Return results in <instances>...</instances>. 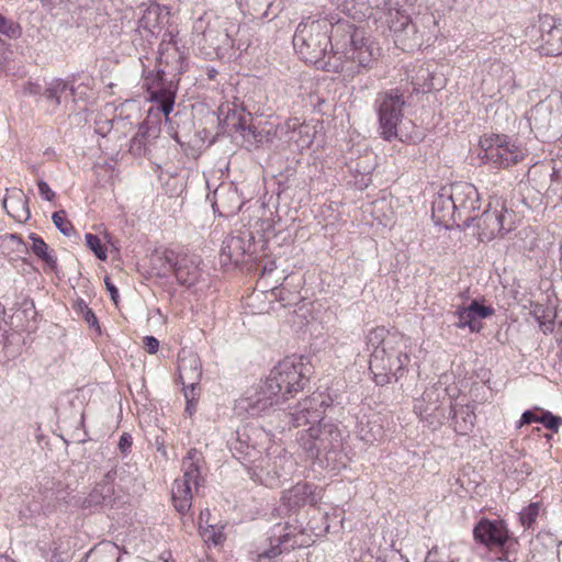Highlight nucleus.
<instances>
[{"label":"nucleus","instance_id":"obj_7","mask_svg":"<svg viewBox=\"0 0 562 562\" xmlns=\"http://www.w3.org/2000/svg\"><path fill=\"white\" fill-rule=\"evenodd\" d=\"M477 238L490 241L515 229L516 213L507 206L505 199L493 196L484 212L476 215Z\"/></svg>","mask_w":562,"mask_h":562},{"label":"nucleus","instance_id":"obj_23","mask_svg":"<svg viewBox=\"0 0 562 562\" xmlns=\"http://www.w3.org/2000/svg\"><path fill=\"white\" fill-rule=\"evenodd\" d=\"M213 207L221 216L231 217L239 212L243 205L241 198L234 188H221L214 192Z\"/></svg>","mask_w":562,"mask_h":562},{"label":"nucleus","instance_id":"obj_5","mask_svg":"<svg viewBox=\"0 0 562 562\" xmlns=\"http://www.w3.org/2000/svg\"><path fill=\"white\" fill-rule=\"evenodd\" d=\"M405 89L396 87L380 91L374 99V110L378 115L379 132L384 140H407L409 135L403 131L404 106L407 103Z\"/></svg>","mask_w":562,"mask_h":562},{"label":"nucleus","instance_id":"obj_4","mask_svg":"<svg viewBox=\"0 0 562 562\" xmlns=\"http://www.w3.org/2000/svg\"><path fill=\"white\" fill-rule=\"evenodd\" d=\"M366 344L371 352L369 370L373 381L382 386L396 382L411 362V338L384 327H375L367 334Z\"/></svg>","mask_w":562,"mask_h":562},{"label":"nucleus","instance_id":"obj_19","mask_svg":"<svg viewBox=\"0 0 562 562\" xmlns=\"http://www.w3.org/2000/svg\"><path fill=\"white\" fill-rule=\"evenodd\" d=\"M250 239L249 235L238 234L227 236L223 240L220 251L222 265L240 263L251 247Z\"/></svg>","mask_w":562,"mask_h":562},{"label":"nucleus","instance_id":"obj_39","mask_svg":"<svg viewBox=\"0 0 562 562\" xmlns=\"http://www.w3.org/2000/svg\"><path fill=\"white\" fill-rule=\"evenodd\" d=\"M22 33L20 25L0 14V34L9 38H18Z\"/></svg>","mask_w":562,"mask_h":562},{"label":"nucleus","instance_id":"obj_54","mask_svg":"<svg viewBox=\"0 0 562 562\" xmlns=\"http://www.w3.org/2000/svg\"><path fill=\"white\" fill-rule=\"evenodd\" d=\"M75 310L77 313L82 315L83 313H86V311H89L90 308L88 307L87 303L83 300H78L75 304Z\"/></svg>","mask_w":562,"mask_h":562},{"label":"nucleus","instance_id":"obj_36","mask_svg":"<svg viewBox=\"0 0 562 562\" xmlns=\"http://www.w3.org/2000/svg\"><path fill=\"white\" fill-rule=\"evenodd\" d=\"M281 530H283V528L280 525L274 527L273 535L271 536V541L274 539L278 543L277 546H272L271 549L265 553L267 558H274L281 554L283 551L281 546H285L286 542L289 541L290 533H281ZM284 549H288V547H284Z\"/></svg>","mask_w":562,"mask_h":562},{"label":"nucleus","instance_id":"obj_12","mask_svg":"<svg viewBox=\"0 0 562 562\" xmlns=\"http://www.w3.org/2000/svg\"><path fill=\"white\" fill-rule=\"evenodd\" d=\"M79 506L89 513H100L122 506L123 497L109 481L97 483L94 487L78 502Z\"/></svg>","mask_w":562,"mask_h":562},{"label":"nucleus","instance_id":"obj_29","mask_svg":"<svg viewBox=\"0 0 562 562\" xmlns=\"http://www.w3.org/2000/svg\"><path fill=\"white\" fill-rule=\"evenodd\" d=\"M202 38L214 50H226L236 46L227 30H215L207 26L202 33Z\"/></svg>","mask_w":562,"mask_h":562},{"label":"nucleus","instance_id":"obj_2","mask_svg":"<svg viewBox=\"0 0 562 562\" xmlns=\"http://www.w3.org/2000/svg\"><path fill=\"white\" fill-rule=\"evenodd\" d=\"M312 364L303 357H286L280 361L254 394L241 400L250 416H260L302 391L310 380Z\"/></svg>","mask_w":562,"mask_h":562},{"label":"nucleus","instance_id":"obj_59","mask_svg":"<svg viewBox=\"0 0 562 562\" xmlns=\"http://www.w3.org/2000/svg\"><path fill=\"white\" fill-rule=\"evenodd\" d=\"M10 238H11V239H13V240H15L18 244H22V245H24V243H23L22 238H21V237H19L18 235H15V234H11V235H10Z\"/></svg>","mask_w":562,"mask_h":562},{"label":"nucleus","instance_id":"obj_8","mask_svg":"<svg viewBox=\"0 0 562 562\" xmlns=\"http://www.w3.org/2000/svg\"><path fill=\"white\" fill-rule=\"evenodd\" d=\"M236 434L237 438L232 447L234 457L246 467L258 468L256 462L261 461L262 453L267 449L268 434L263 428L255 425H246L237 429Z\"/></svg>","mask_w":562,"mask_h":562},{"label":"nucleus","instance_id":"obj_6","mask_svg":"<svg viewBox=\"0 0 562 562\" xmlns=\"http://www.w3.org/2000/svg\"><path fill=\"white\" fill-rule=\"evenodd\" d=\"M204 458L201 451L190 449L182 460V477L176 479L172 484L171 498L176 510L180 515L189 513L192 506L193 494L199 493L204 479L201 474Z\"/></svg>","mask_w":562,"mask_h":562},{"label":"nucleus","instance_id":"obj_15","mask_svg":"<svg viewBox=\"0 0 562 562\" xmlns=\"http://www.w3.org/2000/svg\"><path fill=\"white\" fill-rule=\"evenodd\" d=\"M473 538L486 548H503L509 539V531L503 520L482 518L473 528Z\"/></svg>","mask_w":562,"mask_h":562},{"label":"nucleus","instance_id":"obj_53","mask_svg":"<svg viewBox=\"0 0 562 562\" xmlns=\"http://www.w3.org/2000/svg\"><path fill=\"white\" fill-rule=\"evenodd\" d=\"M273 294L279 301L284 302L283 305L290 304V301L286 297V295L290 294V292L285 291L284 288L274 289Z\"/></svg>","mask_w":562,"mask_h":562},{"label":"nucleus","instance_id":"obj_57","mask_svg":"<svg viewBox=\"0 0 562 562\" xmlns=\"http://www.w3.org/2000/svg\"><path fill=\"white\" fill-rule=\"evenodd\" d=\"M543 326H544V329H543V331H544V333H548V331H549V333H551V331H553L554 324H553V322H552V321H550L549 323H543Z\"/></svg>","mask_w":562,"mask_h":562},{"label":"nucleus","instance_id":"obj_10","mask_svg":"<svg viewBox=\"0 0 562 562\" xmlns=\"http://www.w3.org/2000/svg\"><path fill=\"white\" fill-rule=\"evenodd\" d=\"M528 121L541 137L558 138L562 134V105L541 101L530 109Z\"/></svg>","mask_w":562,"mask_h":562},{"label":"nucleus","instance_id":"obj_45","mask_svg":"<svg viewBox=\"0 0 562 562\" xmlns=\"http://www.w3.org/2000/svg\"><path fill=\"white\" fill-rule=\"evenodd\" d=\"M40 195L46 201H53L55 192L49 188L48 183L44 180L37 182Z\"/></svg>","mask_w":562,"mask_h":562},{"label":"nucleus","instance_id":"obj_51","mask_svg":"<svg viewBox=\"0 0 562 562\" xmlns=\"http://www.w3.org/2000/svg\"><path fill=\"white\" fill-rule=\"evenodd\" d=\"M439 551L437 547L431 548L425 559V562H453L452 560L447 559L446 561L439 559Z\"/></svg>","mask_w":562,"mask_h":562},{"label":"nucleus","instance_id":"obj_61","mask_svg":"<svg viewBox=\"0 0 562 562\" xmlns=\"http://www.w3.org/2000/svg\"><path fill=\"white\" fill-rule=\"evenodd\" d=\"M38 86L30 85V93H36Z\"/></svg>","mask_w":562,"mask_h":562},{"label":"nucleus","instance_id":"obj_33","mask_svg":"<svg viewBox=\"0 0 562 562\" xmlns=\"http://www.w3.org/2000/svg\"><path fill=\"white\" fill-rule=\"evenodd\" d=\"M180 256L181 255L176 254L172 249H165L161 252H156L153 256L151 261L154 265L155 262L159 263L160 270H162V272L166 273L175 269Z\"/></svg>","mask_w":562,"mask_h":562},{"label":"nucleus","instance_id":"obj_43","mask_svg":"<svg viewBox=\"0 0 562 562\" xmlns=\"http://www.w3.org/2000/svg\"><path fill=\"white\" fill-rule=\"evenodd\" d=\"M30 239L32 240L31 249L36 257L48 249V245L36 234H31Z\"/></svg>","mask_w":562,"mask_h":562},{"label":"nucleus","instance_id":"obj_16","mask_svg":"<svg viewBox=\"0 0 562 562\" xmlns=\"http://www.w3.org/2000/svg\"><path fill=\"white\" fill-rule=\"evenodd\" d=\"M494 308L484 305L477 300H473L469 305H460L454 312L458 322L454 324L458 328L468 327L471 333H479L482 329L481 319L493 316Z\"/></svg>","mask_w":562,"mask_h":562},{"label":"nucleus","instance_id":"obj_28","mask_svg":"<svg viewBox=\"0 0 562 562\" xmlns=\"http://www.w3.org/2000/svg\"><path fill=\"white\" fill-rule=\"evenodd\" d=\"M74 93V86L61 79H54L48 83L43 95L48 102H50L54 108H57L60 105L63 100L67 99L68 97H72Z\"/></svg>","mask_w":562,"mask_h":562},{"label":"nucleus","instance_id":"obj_27","mask_svg":"<svg viewBox=\"0 0 562 562\" xmlns=\"http://www.w3.org/2000/svg\"><path fill=\"white\" fill-rule=\"evenodd\" d=\"M446 390L441 386L432 385L427 387L422 395V398L416 400L414 404V412L417 413L420 418L431 416L438 408V402L440 400V393Z\"/></svg>","mask_w":562,"mask_h":562},{"label":"nucleus","instance_id":"obj_35","mask_svg":"<svg viewBox=\"0 0 562 562\" xmlns=\"http://www.w3.org/2000/svg\"><path fill=\"white\" fill-rule=\"evenodd\" d=\"M200 533L203 540L206 543H212L214 546H218L224 542L225 535L223 531V527H218L215 525H206L205 527L200 526Z\"/></svg>","mask_w":562,"mask_h":562},{"label":"nucleus","instance_id":"obj_21","mask_svg":"<svg viewBox=\"0 0 562 562\" xmlns=\"http://www.w3.org/2000/svg\"><path fill=\"white\" fill-rule=\"evenodd\" d=\"M159 132L160 130L156 125L142 123L137 133L131 139L130 153L136 157L149 156Z\"/></svg>","mask_w":562,"mask_h":562},{"label":"nucleus","instance_id":"obj_60","mask_svg":"<svg viewBox=\"0 0 562 562\" xmlns=\"http://www.w3.org/2000/svg\"><path fill=\"white\" fill-rule=\"evenodd\" d=\"M0 562H14L13 560H11L9 557L7 555H0Z\"/></svg>","mask_w":562,"mask_h":562},{"label":"nucleus","instance_id":"obj_40","mask_svg":"<svg viewBox=\"0 0 562 562\" xmlns=\"http://www.w3.org/2000/svg\"><path fill=\"white\" fill-rule=\"evenodd\" d=\"M540 512L539 503H531L525 507L520 513V522L524 527L530 528L536 521Z\"/></svg>","mask_w":562,"mask_h":562},{"label":"nucleus","instance_id":"obj_56","mask_svg":"<svg viewBox=\"0 0 562 562\" xmlns=\"http://www.w3.org/2000/svg\"><path fill=\"white\" fill-rule=\"evenodd\" d=\"M210 516H211V512H210L209 508H205V509L201 510L200 516H199L200 526H202L203 521L207 522Z\"/></svg>","mask_w":562,"mask_h":562},{"label":"nucleus","instance_id":"obj_3","mask_svg":"<svg viewBox=\"0 0 562 562\" xmlns=\"http://www.w3.org/2000/svg\"><path fill=\"white\" fill-rule=\"evenodd\" d=\"M319 397L310 396L299 402L294 411L289 413V417L294 427L316 423L297 432V443L307 458L314 460L324 456L329 460L331 453H336L342 448L344 436L337 425L323 419L324 401Z\"/></svg>","mask_w":562,"mask_h":562},{"label":"nucleus","instance_id":"obj_50","mask_svg":"<svg viewBox=\"0 0 562 562\" xmlns=\"http://www.w3.org/2000/svg\"><path fill=\"white\" fill-rule=\"evenodd\" d=\"M82 318L89 324V326L95 328L99 334L101 333L98 318L91 308L82 314Z\"/></svg>","mask_w":562,"mask_h":562},{"label":"nucleus","instance_id":"obj_46","mask_svg":"<svg viewBox=\"0 0 562 562\" xmlns=\"http://www.w3.org/2000/svg\"><path fill=\"white\" fill-rule=\"evenodd\" d=\"M37 258L44 261L50 270L55 271L57 269V258L49 249L42 252Z\"/></svg>","mask_w":562,"mask_h":562},{"label":"nucleus","instance_id":"obj_52","mask_svg":"<svg viewBox=\"0 0 562 562\" xmlns=\"http://www.w3.org/2000/svg\"><path fill=\"white\" fill-rule=\"evenodd\" d=\"M104 282L106 285V290L110 292L112 301L114 303H117L119 291H117L116 286L110 281V279L108 277L104 279Z\"/></svg>","mask_w":562,"mask_h":562},{"label":"nucleus","instance_id":"obj_49","mask_svg":"<svg viewBox=\"0 0 562 562\" xmlns=\"http://www.w3.org/2000/svg\"><path fill=\"white\" fill-rule=\"evenodd\" d=\"M246 4L251 8L256 13L260 11L261 8L268 9L270 7V0H245ZM267 14V10H265L263 15Z\"/></svg>","mask_w":562,"mask_h":562},{"label":"nucleus","instance_id":"obj_32","mask_svg":"<svg viewBox=\"0 0 562 562\" xmlns=\"http://www.w3.org/2000/svg\"><path fill=\"white\" fill-rule=\"evenodd\" d=\"M138 30L148 31L154 34L160 30V13L158 5H150L142 10V15L137 21Z\"/></svg>","mask_w":562,"mask_h":562},{"label":"nucleus","instance_id":"obj_25","mask_svg":"<svg viewBox=\"0 0 562 562\" xmlns=\"http://www.w3.org/2000/svg\"><path fill=\"white\" fill-rule=\"evenodd\" d=\"M452 424L454 431L459 435L470 434L475 425V414L472 406L451 405Z\"/></svg>","mask_w":562,"mask_h":562},{"label":"nucleus","instance_id":"obj_37","mask_svg":"<svg viewBox=\"0 0 562 562\" xmlns=\"http://www.w3.org/2000/svg\"><path fill=\"white\" fill-rule=\"evenodd\" d=\"M53 223L56 228L65 236L69 237L75 233L71 222L67 218L66 212L60 210L53 213Z\"/></svg>","mask_w":562,"mask_h":562},{"label":"nucleus","instance_id":"obj_44","mask_svg":"<svg viewBox=\"0 0 562 562\" xmlns=\"http://www.w3.org/2000/svg\"><path fill=\"white\" fill-rule=\"evenodd\" d=\"M133 445V438L128 432H123L119 440V449L123 454H127L131 451Z\"/></svg>","mask_w":562,"mask_h":562},{"label":"nucleus","instance_id":"obj_55","mask_svg":"<svg viewBox=\"0 0 562 562\" xmlns=\"http://www.w3.org/2000/svg\"><path fill=\"white\" fill-rule=\"evenodd\" d=\"M65 559L66 558L63 555V553L59 552L57 548H54L52 554V562H63Z\"/></svg>","mask_w":562,"mask_h":562},{"label":"nucleus","instance_id":"obj_31","mask_svg":"<svg viewBox=\"0 0 562 562\" xmlns=\"http://www.w3.org/2000/svg\"><path fill=\"white\" fill-rule=\"evenodd\" d=\"M290 506H302L305 504L314 505L316 503L313 496V486L310 484H296L293 486L286 496Z\"/></svg>","mask_w":562,"mask_h":562},{"label":"nucleus","instance_id":"obj_24","mask_svg":"<svg viewBox=\"0 0 562 562\" xmlns=\"http://www.w3.org/2000/svg\"><path fill=\"white\" fill-rule=\"evenodd\" d=\"M2 204L8 215L19 223H25L31 216L29 199L22 190H12L4 196Z\"/></svg>","mask_w":562,"mask_h":562},{"label":"nucleus","instance_id":"obj_41","mask_svg":"<svg viewBox=\"0 0 562 562\" xmlns=\"http://www.w3.org/2000/svg\"><path fill=\"white\" fill-rule=\"evenodd\" d=\"M541 424L549 430L557 432L562 425V418L549 411H541Z\"/></svg>","mask_w":562,"mask_h":562},{"label":"nucleus","instance_id":"obj_1","mask_svg":"<svg viewBox=\"0 0 562 562\" xmlns=\"http://www.w3.org/2000/svg\"><path fill=\"white\" fill-rule=\"evenodd\" d=\"M293 46L305 63L348 76L370 68L374 61L369 38L349 22L334 24L327 18L303 19L293 35Z\"/></svg>","mask_w":562,"mask_h":562},{"label":"nucleus","instance_id":"obj_18","mask_svg":"<svg viewBox=\"0 0 562 562\" xmlns=\"http://www.w3.org/2000/svg\"><path fill=\"white\" fill-rule=\"evenodd\" d=\"M164 75V71H157L150 82L149 78H146V85L149 93V100L156 102L159 105L160 111L168 116L173 110L176 92L172 90L171 86H165Z\"/></svg>","mask_w":562,"mask_h":562},{"label":"nucleus","instance_id":"obj_14","mask_svg":"<svg viewBox=\"0 0 562 562\" xmlns=\"http://www.w3.org/2000/svg\"><path fill=\"white\" fill-rule=\"evenodd\" d=\"M540 45L538 50L541 55L559 56L562 54V20H557L549 14L539 16Z\"/></svg>","mask_w":562,"mask_h":562},{"label":"nucleus","instance_id":"obj_42","mask_svg":"<svg viewBox=\"0 0 562 562\" xmlns=\"http://www.w3.org/2000/svg\"><path fill=\"white\" fill-rule=\"evenodd\" d=\"M541 408L535 407L533 409L524 412L517 427L520 428L521 426L529 425L531 423L541 424Z\"/></svg>","mask_w":562,"mask_h":562},{"label":"nucleus","instance_id":"obj_30","mask_svg":"<svg viewBox=\"0 0 562 562\" xmlns=\"http://www.w3.org/2000/svg\"><path fill=\"white\" fill-rule=\"evenodd\" d=\"M224 125L231 132L243 133L245 131L252 132L249 125L250 113L237 106L228 108L224 117Z\"/></svg>","mask_w":562,"mask_h":562},{"label":"nucleus","instance_id":"obj_62","mask_svg":"<svg viewBox=\"0 0 562 562\" xmlns=\"http://www.w3.org/2000/svg\"><path fill=\"white\" fill-rule=\"evenodd\" d=\"M159 61L162 63L164 61V53L160 52V58H159Z\"/></svg>","mask_w":562,"mask_h":562},{"label":"nucleus","instance_id":"obj_20","mask_svg":"<svg viewBox=\"0 0 562 562\" xmlns=\"http://www.w3.org/2000/svg\"><path fill=\"white\" fill-rule=\"evenodd\" d=\"M432 218L436 224L448 227L449 225L459 221V213L456 210L453 199L449 193L440 192L432 201L431 206Z\"/></svg>","mask_w":562,"mask_h":562},{"label":"nucleus","instance_id":"obj_38","mask_svg":"<svg viewBox=\"0 0 562 562\" xmlns=\"http://www.w3.org/2000/svg\"><path fill=\"white\" fill-rule=\"evenodd\" d=\"M85 239H86L87 247L91 251H93L95 257L102 261H105L108 258V254H106V249L104 248V246L101 243V239L97 235L91 234V233H87L85 235Z\"/></svg>","mask_w":562,"mask_h":562},{"label":"nucleus","instance_id":"obj_22","mask_svg":"<svg viewBox=\"0 0 562 562\" xmlns=\"http://www.w3.org/2000/svg\"><path fill=\"white\" fill-rule=\"evenodd\" d=\"M199 263L200 258L198 256L182 254L172 270L177 281L188 288L194 285L201 276Z\"/></svg>","mask_w":562,"mask_h":562},{"label":"nucleus","instance_id":"obj_63","mask_svg":"<svg viewBox=\"0 0 562 562\" xmlns=\"http://www.w3.org/2000/svg\"><path fill=\"white\" fill-rule=\"evenodd\" d=\"M362 438H363V439H366L367 441H371V439H370V438H367V437H364V436H363Z\"/></svg>","mask_w":562,"mask_h":562},{"label":"nucleus","instance_id":"obj_34","mask_svg":"<svg viewBox=\"0 0 562 562\" xmlns=\"http://www.w3.org/2000/svg\"><path fill=\"white\" fill-rule=\"evenodd\" d=\"M413 91H430L435 86L432 76L428 68L420 66L416 76L412 78Z\"/></svg>","mask_w":562,"mask_h":562},{"label":"nucleus","instance_id":"obj_26","mask_svg":"<svg viewBox=\"0 0 562 562\" xmlns=\"http://www.w3.org/2000/svg\"><path fill=\"white\" fill-rule=\"evenodd\" d=\"M286 132L291 135L289 139L294 142L299 148L310 147L314 139V131L308 124L301 123L297 117L289 119L285 122Z\"/></svg>","mask_w":562,"mask_h":562},{"label":"nucleus","instance_id":"obj_9","mask_svg":"<svg viewBox=\"0 0 562 562\" xmlns=\"http://www.w3.org/2000/svg\"><path fill=\"white\" fill-rule=\"evenodd\" d=\"M484 158L496 168H508L524 159V150L507 135H485L480 140Z\"/></svg>","mask_w":562,"mask_h":562},{"label":"nucleus","instance_id":"obj_47","mask_svg":"<svg viewBox=\"0 0 562 562\" xmlns=\"http://www.w3.org/2000/svg\"><path fill=\"white\" fill-rule=\"evenodd\" d=\"M37 258L44 261L50 270L55 271L57 269V258L49 249L42 252Z\"/></svg>","mask_w":562,"mask_h":562},{"label":"nucleus","instance_id":"obj_13","mask_svg":"<svg viewBox=\"0 0 562 562\" xmlns=\"http://www.w3.org/2000/svg\"><path fill=\"white\" fill-rule=\"evenodd\" d=\"M450 194L459 213V221L468 227L473 225L476 220L473 213L480 209L477 189L469 182H457L451 184Z\"/></svg>","mask_w":562,"mask_h":562},{"label":"nucleus","instance_id":"obj_58","mask_svg":"<svg viewBox=\"0 0 562 562\" xmlns=\"http://www.w3.org/2000/svg\"><path fill=\"white\" fill-rule=\"evenodd\" d=\"M409 23V18L407 15H401V29H405Z\"/></svg>","mask_w":562,"mask_h":562},{"label":"nucleus","instance_id":"obj_48","mask_svg":"<svg viewBox=\"0 0 562 562\" xmlns=\"http://www.w3.org/2000/svg\"><path fill=\"white\" fill-rule=\"evenodd\" d=\"M143 342H144V349L148 353L154 355V353H156L158 351L159 341L154 336H145L143 338Z\"/></svg>","mask_w":562,"mask_h":562},{"label":"nucleus","instance_id":"obj_11","mask_svg":"<svg viewBox=\"0 0 562 562\" xmlns=\"http://www.w3.org/2000/svg\"><path fill=\"white\" fill-rule=\"evenodd\" d=\"M179 379L183 385V392L187 400V409H190L195 396L196 389L202 376V366L199 356L187 349H182L178 355Z\"/></svg>","mask_w":562,"mask_h":562},{"label":"nucleus","instance_id":"obj_17","mask_svg":"<svg viewBox=\"0 0 562 562\" xmlns=\"http://www.w3.org/2000/svg\"><path fill=\"white\" fill-rule=\"evenodd\" d=\"M71 19L77 26H99L105 18L102 13V0H69Z\"/></svg>","mask_w":562,"mask_h":562}]
</instances>
